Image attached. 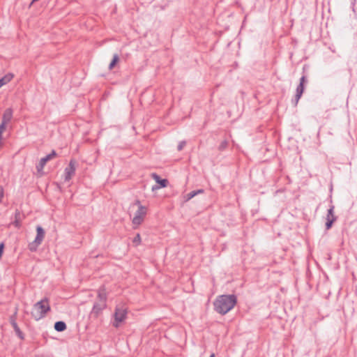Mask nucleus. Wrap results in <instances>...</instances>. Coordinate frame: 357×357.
Masks as SVG:
<instances>
[{"label": "nucleus", "mask_w": 357, "mask_h": 357, "mask_svg": "<svg viewBox=\"0 0 357 357\" xmlns=\"http://www.w3.org/2000/svg\"><path fill=\"white\" fill-rule=\"evenodd\" d=\"M4 196V190L2 186H0V204L2 202V199Z\"/></svg>", "instance_id": "nucleus-23"}, {"label": "nucleus", "mask_w": 357, "mask_h": 357, "mask_svg": "<svg viewBox=\"0 0 357 357\" xmlns=\"http://www.w3.org/2000/svg\"><path fill=\"white\" fill-rule=\"evenodd\" d=\"M210 357H215V354H211Z\"/></svg>", "instance_id": "nucleus-25"}, {"label": "nucleus", "mask_w": 357, "mask_h": 357, "mask_svg": "<svg viewBox=\"0 0 357 357\" xmlns=\"http://www.w3.org/2000/svg\"><path fill=\"white\" fill-rule=\"evenodd\" d=\"M185 144L186 143L185 141L180 142L177 146V150L179 151H181L183 149V147L185 146Z\"/></svg>", "instance_id": "nucleus-22"}, {"label": "nucleus", "mask_w": 357, "mask_h": 357, "mask_svg": "<svg viewBox=\"0 0 357 357\" xmlns=\"http://www.w3.org/2000/svg\"><path fill=\"white\" fill-rule=\"evenodd\" d=\"M4 248V244L3 243H0V258L2 256Z\"/></svg>", "instance_id": "nucleus-24"}, {"label": "nucleus", "mask_w": 357, "mask_h": 357, "mask_svg": "<svg viewBox=\"0 0 357 357\" xmlns=\"http://www.w3.org/2000/svg\"><path fill=\"white\" fill-rule=\"evenodd\" d=\"M229 145V142L227 139L223 140L218 147L219 151H225Z\"/></svg>", "instance_id": "nucleus-19"}, {"label": "nucleus", "mask_w": 357, "mask_h": 357, "mask_svg": "<svg viewBox=\"0 0 357 357\" xmlns=\"http://www.w3.org/2000/svg\"><path fill=\"white\" fill-rule=\"evenodd\" d=\"M307 76L303 74L300 79L299 84L296 87L294 98L292 100V104L295 107L297 106L298 102L304 92L305 84L307 82Z\"/></svg>", "instance_id": "nucleus-7"}, {"label": "nucleus", "mask_w": 357, "mask_h": 357, "mask_svg": "<svg viewBox=\"0 0 357 357\" xmlns=\"http://www.w3.org/2000/svg\"><path fill=\"white\" fill-rule=\"evenodd\" d=\"M50 310L48 299H44L37 302L33 305L31 316L36 320L45 317L46 313Z\"/></svg>", "instance_id": "nucleus-3"}, {"label": "nucleus", "mask_w": 357, "mask_h": 357, "mask_svg": "<svg viewBox=\"0 0 357 357\" xmlns=\"http://www.w3.org/2000/svg\"><path fill=\"white\" fill-rule=\"evenodd\" d=\"M22 214L19 209H16L15 212V220L13 224L15 227L20 228L21 226Z\"/></svg>", "instance_id": "nucleus-15"}, {"label": "nucleus", "mask_w": 357, "mask_h": 357, "mask_svg": "<svg viewBox=\"0 0 357 357\" xmlns=\"http://www.w3.org/2000/svg\"><path fill=\"white\" fill-rule=\"evenodd\" d=\"M153 178L155 180V181L160 185L161 188L167 187L168 184L167 179L161 178L157 174L153 173L152 174Z\"/></svg>", "instance_id": "nucleus-14"}, {"label": "nucleus", "mask_w": 357, "mask_h": 357, "mask_svg": "<svg viewBox=\"0 0 357 357\" xmlns=\"http://www.w3.org/2000/svg\"><path fill=\"white\" fill-rule=\"evenodd\" d=\"M237 303V297L234 294L218 296L213 302L214 310L218 313L225 315Z\"/></svg>", "instance_id": "nucleus-1"}, {"label": "nucleus", "mask_w": 357, "mask_h": 357, "mask_svg": "<svg viewBox=\"0 0 357 357\" xmlns=\"http://www.w3.org/2000/svg\"><path fill=\"white\" fill-rule=\"evenodd\" d=\"M36 236L35 238V240L31 243H29L28 248L29 250L31 252H35L37 250L38 247L39 245L41 244L43 242V240L45 237V231L43 229V227L40 225L37 226L36 227Z\"/></svg>", "instance_id": "nucleus-6"}, {"label": "nucleus", "mask_w": 357, "mask_h": 357, "mask_svg": "<svg viewBox=\"0 0 357 357\" xmlns=\"http://www.w3.org/2000/svg\"><path fill=\"white\" fill-rule=\"evenodd\" d=\"M13 111L11 108H7L3 114L2 122H5L6 124L9 123L13 118Z\"/></svg>", "instance_id": "nucleus-12"}, {"label": "nucleus", "mask_w": 357, "mask_h": 357, "mask_svg": "<svg viewBox=\"0 0 357 357\" xmlns=\"http://www.w3.org/2000/svg\"><path fill=\"white\" fill-rule=\"evenodd\" d=\"M6 123L5 122H2L0 124V139H2V134L4 130L6 129Z\"/></svg>", "instance_id": "nucleus-21"}, {"label": "nucleus", "mask_w": 357, "mask_h": 357, "mask_svg": "<svg viewBox=\"0 0 357 357\" xmlns=\"http://www.w3.org/2000/svg\"><path fill=\"white\" fill-rule=\"evenodd\" d=\"M56 155H57L56 152L54 150H52L50 153L47 154L44 158H42L40 160L39 163L36 165V169H37L38 172L40 173V172H43V169L45 164L47 163V162L53 159Z\"/></svg>", "instance_id": "nucleus-11"}, {"label": "nucleus", "mask_w": 357, "mask_h": 357, "mask_svg": "<svg viewBox=\"0 0 357 357\" xmlns=\"http://www.w3.org/2000/svg\"><path fill=\"white\" fill-rule=\"evenodd\" d=\"M128 309L123 305H117L115 307L114 317V320L112 322V326L114 328H119L120 324L126 320L127 318Z\"/></svg>", "instance_id": "nucleus-5"}, {"label": "nucleus", "mask_w": 357, "mask_h": 357, "mask_svg": "<svg viewBox=\"0 0 357 357\" xmlns=\"http://www.w3.org/2000/svg\"><path fill=\"white\" fill-rule=\"evenodd\" d=\"M97 301L93 303L90 312V317L98 319L107 307V295L104 286L100 287L97 291Z\"/></svg>", "instance_id": "nucleus-2"}, {"label": "nucleus", "mask_w": 357, "mask_h": 357, "mask_svg": "<svg viewBox=\"0 0 357 357\" xmlns=\"http://www.w3.org/2000/svg\"><path fill=\"white\" fill-rule=\"evenodd\" d=\"M2 139H0V147L2 145V142H1Z\"/></svg>", "instance_id": "nucleus-26"}, {"label": "nucleus", "mask_w": 357, "mask_h": 357, "mask_svg": "<svg viewBox=\"0 0 357 357\" xmlns=\"http://www.w3.org/2000/svg\"><path fill=\"white\" fill-rule=\"evenodd\" d=\"M204 192V190L203 189H199V190H197L191 191V192H190L189 193L186 194L184 196V202H188L192 198H193L195 196H196V195H197L199 194H202Z\"/></svg>", "instance_id": "nucleus-13"}, {"label": "nucleus", "mask_w": 357, "mask_h": 357, "mask_svg": "<svg viewBox=\"0 0 357 357\" xmlns=\"http://www.w3.org/2000/svg\"><path fill=\"white\" fill-rule=\"evenodd\" d=\"M119 61V56L117 54H114L113 58L109 65V69L112 70L117 64Z\"/></svg>", "instance_id": "nucleus-18"}, {"label": "nucleus", "mask_w": 357, "mask_h": 357, "mask_svg": "<svg viewBox=\"0 0 357 357\" xmlns=\"http://www.w3.org/2000/svg\"><path fill=\"white\" fill-rule=\"evenodd\" d=\"M132 243L136 245H139L141 243V236L139 234H137L135 237L132 240Z\"/></svg>", "instance_id": "nucleus-20"}, {"label": "nucleus", "mask_w": 357, "mask_h": 357, "mask_svg": "<svg viewBox=\"0 0 357 357\" xmlns=\"http://www.w3.org/2000/svg\"><path fill=\"white\" fill-rule=\"evenodd\" d=\"M66 327V324L63 321H58L54 324V329L58 332L64 331Z\"/></svg>", "instance_id": "nucleus-17"}, {"label": "nucleus", "mask_w": 357, "mask_h": 357, "mask_svg": "<svg viewBox=\"0 0 357 357\" xmlns=\"http://www.w3.org/2000/svg\"><path fill=\"white\" fill-rule=\"evenodd\" d=\"M76 161L73 159L70 160L68 165L64 169L65 181H69L75 173Z\"/></svg>", "instance_id": "nucleus-10"}, {"label": "nucleus", "mask_w": 357, "mask_h": 357, "mask_svg": "<svg viewBox=\"0 0 357 357\" xmlns=\"http://www.w3.org/2000/svg\"><path fill=\"white\" fill-rule=\"evenodd\" d=\"M17 309L15 310L13 314L10 316L9 317V323L13 327L15 335L17 336V337L21 340H24L25 339V335L24 333L21 331L20 328L19 327L17 323Z\"/></svg>", "instance_id": "nucleus-8"}, {"label": "nucleus", "mask_w": 357, "mask_h": 357, "mask_svg": "<svg viewBox=\"0 0 357 357\" xmlns=\"http://www.w3.org/2000/svg\"><path fill=\"white\" fill-rule=\"evenodd\" d=\"M132 206H137V210L135 213L134 217L132 218V222L134 225H141L146 217L147 213V208L141 204V202L139 199H136L135 202L132 204Z\"/></svg>", "instance_id": "nucleus-4"}, {"label": "nucleus", "mask_w": 357, "mask_h": 357, "mask_svg": "<svg viewBox=\"0 0 357 357\" xmlns=\"http://www.w3.org/2000/svg\"><path fill=\"white\" fill-rule=\"evenodd\" d=\"M14 75L12 73H8L0 79V88L7 83L10 82L13 78Z\"/></svg>", "instance_id": "nucleus-16"}, {"label": "nucleus", "mask_w": 357, "mask_h": 357, "mask_svg": "<svg viewBox=\"0 0 357 357\" xmlns=\"http://www.w3.org/2000/svg\"><path fill=\"white\" fill-rule=\"evenodd\" d=\"M335 206L331 204L330 208L328 209L327 215H326V222L325 224L326 229L327 230L330 229L333 223L337 220V217L334 214Z\"/></svg>", "instance_id": "nucleus-9"}]
</instances>
